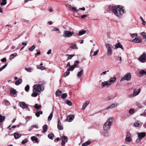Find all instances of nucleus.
Masks as SVG:
<instances>
[{
  "mask_svg": "<svg viewBox=\"0 0 146 146\" xmlns=\"http://www.w3.org/2000/svg\"><path fill=\"white\" fill-rule=\"evenodd\" d=\"M120 6H110L109 7V9L117 17L121 19L122 18L124 13V7H120Z\"/></svg>",
  "mask_w": 146,
  "mask_h": 146,
  "instance_id": "1",
  "label": "nucleus"
},
{
  "mask_svg": "<svg viewBox=\"0 0 146 146\" xmlns=\"http://www.w3.org/2000/svg\"><path fill=\"white\" fill-rule=\"evenodd\" d=\"M44 89V87H41L39 84L34 85L33 86V93L31 94L33 97H36L39 95L41 93V91H43Z\"/></svg>",
  "mask_w": 146,
  "mask_h": 146,
  "instance_id": "2",
  "label": "nucleus"
},
{
  "mask_svg": "<svg viewBox=\"0 0 146 146\" xmlns=\"http://www.w3.org/2000/svg\"><path fill=\"white\" fill-rule=\"evenodd\" d=\"M105 46L107 50V55L109 56H111L113 53L112 45L109 44L107 43L105 44Z\"/></svg>",
  "mask_w": 146,
  "mask_h": 146,
  "instance_id": "3",
  "label": "nucleus"
},
{
  "mask_svg": "<svg viewBox=\"0 0 146 146\" xmlns=\"http://www.w3.org/2000/svg\"><path fill=\"white\" fill-rule=\"evenodd\" d=\"M114 118L113 117H111L108 119L107 121L104 125L103 127H110L112 124V123L114 121Z\"/></svg>",
  "mask_w": 146,
  "mask_h": 146,
  "instance_id": "4",
  "label": "nucleus"
},
{
  "mask_svg": "<svg viewBox=\"0 0 146 146\" xmlns=\"http://www.w3.org/2000/svg\"><path fill=\"white\" fill-rule=\"evenodd\" d=\"M74 34V32L73 31H69L65 30L63 32V36L64 37H70L72 36Z\"/></svg>",
  "mask_w": 146,
  "mask_h": 146,
  "instance_id": "5",
  "label": "nucleus"
},
{
  "mask_svg": "<svg viewBox=\"0 0 146 146\" xmlns=\"http://www.w3.org/2000/svg\"><path fill=\"white\" fill-rule=\"evenodd\" d=\"M141 89H139L138 90L137 89H135L132 94H131L129 95V97L130 98H132L138 95L140 93Z\"/></svg>",
  "mask_w": 146,
  "mask_h": 146,
  "instance_id": "6",
  "label": "nucleus"
},
{
  "mask_svg": "<svg viewBox=\"0 0 146 146\" xmlns=\"http://www.w3.org/2000/svg\"><path fill=\"white\" fill-rule=\"evenodd\" d=\"M131 76L129 73H127L124 76V77L121 78L120 80V81L121 82L123 80L129 81L131 79Z\"/></svg>",
  "mask_w": 146,
  "mask_h": 146,
  "instance_id": "7",
  "label": "nucleus"
},
{
  "mask_svg": "<svg viewBox=\"0 0 146 146\" xmlns=\"http://www.w3.org/2000/svg\"><path fill=\"white\" fill-rule=\"evenodd\" d=\"M141 62L144 63L146 62V54L145 52H143L138 59Z\"/></svg>",
  "mask_w": 146,
  "mask_h": 146,
  "instance_id": "8",
  "label": "nucleus"
},
{
  "mask_svg": "<svg viewBox=\"0 0 146 146\" xmlns=\"http://www.w3.org/2000/svg\"><path fill=\"white\" fill-rule=\"evenodd\" d=\"M146 135V133L145 132L138 133V138L137 139V141L139 142Z\"/></svg>",
  "mask_w": 146,
  "mask_h": 146,
  "instance_id": "9",
  "label": "nucleus"
},
{
  "mask_svg": "<svg viewBox=\"0 0 146 146\" xmlns=\"http://www.w3.org/2000/svg\"><path fill=\"white\" fill-rule=\"evenodd\" d=\"M74 117L75 116L74 115H69L67 116L66 121L68 122H71L74 120Z\"/></svg>",
  "mask_w": 146,
  "mask_h": 146,
  "instance_id": "10",
  "label": "nucleus"
},
{
  "mask_svg": "<svg viewBox=\"0 0 146 146\" xmlns=\"http://www.w3.org/2000/svg\"><path fill=\"white\" fill-rule=\"evenodd\" d=\"M118 105L119 104L117 103L112 104L111 105L106 108L105 109L106 110L112 109L114 107H117Z\"/></svg>",
  "mask_w": 146,
  "mask_h": 146,
  "instance_id": "11",
  "label": "nucleus"
},
{
  "mask_svg": "<svg viewBox=\"0 0 146 146\" xmlns=\"http://www.w3.org/2000/svg\"><path fill=\"white\" fill-rule=\"evenodd\" d=\"M62 140V145H63L68 142L67 137L65 136L61 137V138Z\"/></svg>",
  "mask_w": 146,
  "mask_h": 146,
  "instance_id": "12",
  "label": "nucleus"
},
{
  "mask_svg": "<svg viewBox=\"0 0 146 146\" xmlns=\"http://www.w3.org/2000/svg\"><path fill=\"white\" fill-rule=\"evenodd\" d=\"M132 42L135 43H141L142 42V40L140 38L137 37L133 40Z\"/></svg>",
  "mask_w": 146,
  "mask_h": 146,
  "instance_id": "13",
  "label": "nucleus"
},
{
  "mask_svg": "<svg viewBox=\"0 0 146 146\" xmlns=\"http://www.w3.org/2000/svg\"><path fill=\"white\" fill-rule=\"evenodd\" d=\"M131 135L129 132H127V133L125 140L127 142H129L131 140Z\"/></svg>",
  "mask_w": 146,
  "mask_h": 146,
  "instance_id": "14",
  "label": "nucleus"
},
{
  "mask_svg": "<svg viewBox=\"0 0 146 146\" xmlns=\"http://www.w3.org/2000/svg\"><path fill=\"white\" fill-rule=\"evenodd\" d=\"M20 107L23 109L28 108V106L27 104L24 102H20Z\"/></svg>",
  "mask_w": 146,
  "mask_h": 146,
  "instance_id": "15",
  "label": "nucleus"
},
{
  "mask_svg": "<svg viewBox=\"0 0 146 146\" xmlns=\"http://www.w3.org/2000/svg\"><path fill=\"white\" fill-rule=\"evenodd\" d=\"M102 131L105 136H107L108 135V130L107 128H103Z\"/></svg>",
  "mask_w": 146,
  "mask_h": 146,
  "instance_id": "16",
  "label": "nucleus"
},
{
  "mask_svg": "<svg viewBox=\"0 0 146 146\" xmlns=\"http://www.w3.org/2000/svg\"><path fill=\"white\" fill-rule=\"evenodd\" d=\"M116 80V78L115 77H113V78H110L109 80L108 81V83L110 84V85L112 83L114 82Z\"/></svg>",
  "mask_w": 146,
  "mask_h": 146,
  "instance_id": "17",
  "label": "nucleus"
},
{
  "mask_svg": "<svg viewBox=\"0 0 146 146\" xmlns=\"http://www.w3.org/2000/svg\"><path fill=\"white\" fill-rule=\"evenodd\" d=\"M110 85V84L108 83L107 81L102 82L101 83V86L102 87H105Z\"/></svg>",
  "mask_w": 146,
  "mask_h": 146,
  "instance_id": "18",
  "label": "nucleus"
},
{
  "mask_svg": "<svg viewBox=\"0 0 146 146\" xmlns=\"http://www.w3.org/2000/svg\"><path fill=\"white\" fill-rule=\"evenodd\" d=\"M70 47L73 49H78V47L77 46L76 44L74 43H72L70 44Z\"/></svg>",
  "mask_w": 146,
  "mask_h": 146,
  "instance_id": "19",
  "label": "nucleus"
},
{
  "mask_svg": "<svg viewBox=\"0 0 146 146\" xmlns=\"http://www.w3.org/2000/svg\"><path fill=\"white\" fill-rule=\"evenodd\" d=\"M141 122L139 121H136L133 124L134 126L135 127H138L141 124Z\"/></svg>",
  "mask_w": 146,
  "mask_h": 146,
  "instance_id": "20",
  "label": "nucleus"
},
{
  "mask_svg": "<svg viewBox=\"0 0 146 146\" xmlns=\"http://www.w3.org/2000/svg\"><path fill=\"white\" fill-rule=\"evenodd\" d=\"M14 137L15 139H18L21 137V135L17 132H15L14 133Z\"/></svg>",
  "mask_w": 146,
  "mask_h": 146,
  "instance_id": "21",
  "label": "nucleus"
},
{
  "mask_svg": "<svg viewBox=\"0 0 146 146\" xmlns=\"http://www.w3.org/2000/svg\"><path fill=\"white\" fill-rule=\"evenodd\" d=\"M91 143V141H90L88 140L82 144V146H87L90 145Z\"/></svg>",
  "mask_w": 146,
  "mask_h": 146,
  "instance_id": "22",
  "label": "nucleus"
},
{
  "mask_svg": "<svg viewBox=\"0 0 146 146\" xmlns=\"http://www.w3.org/2000/svg\"><path fill=\"white\" fill-rule=\"evenodd\" d=\"M31 139L33 141H35V142L37 143H38L39 142V141L38 140L37 138L35 136H33L31 137Z\"/></svg>",
  "mask_w": 146,
  "mask_h": 146,
  "instance_id": "23",
  "label": "nucleus"
},
{
  "mask_svg": "<svg viewBox=\"0 0 146 146\" xmlns=\"http://www.w3.org/2000/svg\"><path fill=\"white\" fill-rule=\"evenodd\" d=\"M65 56H67V60L71 59L74 56V55H69L68 54H66Z\"/></svg>",
  "mask_w": 146,
  "mask_h": 146,
  "instance_id": "24",
  "label": "nucleus"
},
{
  "mask_svg": "<svg viewBox=\"0 0 146 146\" xmlns=\"http://www.w3.org/2000/svg\"><path fill=\"white\" fill-rule=\"evenodd\" d=\"M22 82V80L21 79H19L18 80L15 81V84L16 85H18L20 84Z\"/></svg>",
  "mask_w": 146,
  "mask_h": 146,
  "instance_id": "25",
  "label": "nucleus"
},
{
  "mask_svg": "<svg viewBox=\"0 0 146 146\" xmlns=\"http://www.w3.org/2000/svg\"><path fill=\"white\" fill-rule=\"evenodd\" d=\"M17 56V54L16 53L11 54L10 56V59L11 60H12L14 57L16 56Z\"/></svg>",
  "mask_w": 146,
  "mask_h": 146,
  "instance_id": "26",
  "label": "nucleus"
},
{
  "mask_svg": "<svg viewBox=\"0 0 146 146\" xmlns=\"http://www.w3.org/2000/svg\"><path fill=\"white\" fill-rule=\"evenodd\" d=\"M115 48H120L122 49H123V47L122 46L121 44H120L119 43H117V44L115 45Z\"/></svg>",
  "mask_w": 146,
  "mask_h": 146,
  "instance_id": "27",
  "label": "nucleus"
},
{
  "mask_svg": "<svg viewBox=\"0 0 146 146\" xmlns=\"http://www.w3.org/2000/svg\"><path fill=\"white\" fill-rule=\"evenodd\" d=\"M83 72V70H81L80 72H79L77 74V76L78 78L81 77L82 75Z\"/></svg>",
  "mask_w": 146,
  "mask_h": 146,
  "instance_id": "28",
  "label": "nucleus"
},
{
  "mask_svg": "<svg viewBox=\"0 0 146 146\" xmlns=\"http://www.w3.org/2000/svg\"><path fill=\"white\" fill-rule=\"evenodd\" d=\"M89 102L86 101L83 105L82 106V109L84 110L86 107V106L89 104Z\"/></svg>",
  "mask_w": 146,
  "mask_h": 146,
  "instance_id": "29",
  "label": "nucleus"
},
{
  "mask_svg": "<svg viewBox=\"0 0 146 146\" xmlns=\"http://www.w3.org/2000/svg\"><path fill=\"white\" fill-rule=\"evenodd\" d=\"M86 30H82L78 32V35L79 36H81L86 33Z\"/></svg>",
  "mask_w": 146,
  "mask_h": 146,
  "instance_id": "30",
  "label": "nucleus"
},
{
  "mask_svg": "<svg viewBox=\"0 0 146 146\" xmlns=\"http://www.w3.org/2000/svg\"><path fill=\"white\" fill-rule=\"evenodd\" d=\"M5 116H2L0 114V123L3 122L5 119Z\"/></svg>",
  "mask_w": 146,
  "mask_h": 146,
  "instance_id": "31",
  "label": "nucleus"
},
{
  "mask_svg": "<svg viewBox=\"0 0 146 146\" xmlns=\"http://www.w3.org/2000/svg\"><path fill=\"white\" fill-rule=\"evenodd\" d=\"M139 73L140 75H141L142 76L146 75V72L144 71V70H141L139 72Z\"/></svg>",
  "mask_w": 146,
  "mask_h": 146,
  "instance_id": "32",
  "label": "nucleus"
},
{
  "mask_svg": "<svg viewBox=\"0 0 146 146\" xmlns=\"http://www.w3.org/2000/svg\"><path fill=\"white\" fill-rule=\"evenodd\" d=\"M10 92L11 94H12L13 95L17 93L16 90L13 88L11 89L10 90Z\"/></svg>",
  "mask_w": 146,
  "mask_h": 146,
  "instance_id": "33",
  "label": "nucleus"
},
{
  "mask_svg": "<svg viewBox=\"0 0 146 146\" xmlns=\"http://www.w3.org/2000/svg\"><path fill=\"white\" fill-rule=\"evenodd\" d=\"M140 35L142 36L143 38L146 40V33L144 32H141L140 33Z\"/></svg>",
  "mask_w": 146,
  "mask_h": 146,
  "instance_id": "34",
  "label": "nucleus"
},
{
  "mask_svg": "<svg viewBox=\"0 0 146 146\" xmlns=\"http://www.w3.org/2000/svg\"><path fill=\"white\" fill-rule=\"evenodd\" d=\"M65 103L69 106H71L72 104L71 102L70 101L68 100H66Z\"/></svg>",
  "mask_w": 146,
  "mask_h": 146,
  "instance_id": "35",
  "label": "nucleus"
},
{
  "mask_svg": "<svg viewBox=\"0 0 146 146\" xmlns=\"http://www.w3.org/2000/svg\"><path fill=\"white\" fill-rule=\"evenodd\" d=\"M62 93V92L59 90H58L56 92V94L57 96H60L61 94Z\"/></svg>",
  "mask_w": 146,
  "mask_h": 146,
  "instance_id": "36",
  "label": "nucleus"
},
{
  "mask_svg": "<svg viewBox=\"0 0 146 146\" xmlns=\"http://www.w3.org/2000/svg\"><path fill=\"white\" fill-rule=\"evenodd\" d=\"M53 115V112H52L48 117V120L50 121L52 119Z\"/></svg>",
  "mask_w": 146,
  "mask_h": 146,
  "instance_id": "37",
  "label": "nucleus"
},
{
  "mask_svg": "<svg viewBox=\"0 0 146 146\" xmlns=\"http://www.w3.org/2000/svg\"><path fill=\"white\" fill-rule=\"evenodd\" d=\"M25 70L29 72H31L33 70V68L31 67L26 68H25Z\"/></svg>",
  "mask_w": 146,
  "mask_h": 146,
  "instance_id": "38",
  "label": "nucleus"
},
{
  "mask_svg": "<svg viewBox=\"0 0 146 146\" xmlns=\"http://www.w3.org/2000/svg\"><path fill=\"white\" fill-rule=\"evenodd\" d=\"M75 67H74L73 66H70L69 68L67 69V71H72L74 69Z\"/></svg>",
  "mask_w": 146,
  "mask_h": 146,
  "instance_id": "39",
  "label": "nucleus"
},
{
  "mask_svg": "<svg viewBox=\"0 0 146 146\" xmlns=\"http://www.w3.org/2000/svg\"><path fill=\"white\" fill-rule=\"evenodd\" d=\"M42 111H39L37 112L36 113V115L37 117H39L40 116V114H42Z\"/></svg>",
  "mask_w": 146,
  "mask_h": 146,
  "instance_id": "40",
  "label": "nucleus"
},
{
  "mask_svg": "<svg viewBox=\"0 0 146 146\" xmlns=\"http://www.w3.org/2000/svg\"><path fill=\"white\" fill-rule=\"evenodd\" d=\"M35 108L37 110H39L41 108V106L40 105L39 106L37 104H36L35 106Z\"/></svg>",
  "mask_w": 146,
  "mask_h": 146,
  "instance_id": "41",
  "label": "nucleus"
},
{
  "mask_svg": "<svg viewBox=\"0 0 146 146\" xmlns=\"http://www.w3.org/2000/svg\"><path fill=\"white\" fill-rule=\"evenodd\" d=\"M58 128H62V127L61 125V123L60 120H58Z\"/></svg>",
  "mask_w": 146,
  "mask_h": 146,
  "instance_id": "42",
  "label": "nucleus"
},
{
  "mask_svg": "<svg viewBox=\"0 0 146 146\" xmlns=\"http://www.w3.org/2000/svg\"><path fill=\"white\" fill-rule=\"evenodd\" d=\"M136 105L137 107L139 108H142V106L141 104L138 102H137L136 103Z\"/></svg>",
  "mask_w": 146,
  "mask_h": 146,
  "instance_id": "43",
  "label": "nucleus"
},
{
  "mask_svg": "<svg viewBox=\"0 0 146 146\" xmlns=\"http://www.w3.org/2000/svg\"><path fill=\"white\" fill-rule=\"evenodd\" d=\"M35 46L34 45L32 46L31 47L29 48V50L33 51L35 48Z\"/></svg>",
  "mask_w": 146,
  "mask_h": 146,
  "instance_id": "44",
  "label": "nucleus"
},
{
  "mask_svg": "<svg viewBox=\"0 0 146 146\" xmlns=\"http://www.w3.org/2000/svg\"><path fill=\"white\" fill-rule=\"evenodd\" d=\"M134 109L132 108L130 109L129 111V113L130 114H132L134 113Z\"/></svg>",
  "mask_w": 146,
  "mask_h": 146,
  "instance_id": "45",
  "label": "nucleus"
},
{
  "mask_svg": "<svg viewBox=\"0 0 146 146\" xmlns=\"http://www.w3.org/2000/svg\"><path fill=\"white\" fill-rule=\"evenodd\" d=\"M79 62L78 60L76 61H75L74 63L73 66L75 68L76 67L77 64H79Z\"/></svg>",
  "mask_w": 146,
  "mask_h": 146,
  "instance_id": "46",
  "label": "nucleus"
},
{
  "mask_svg": "<svg viewBox=\"0 0 146 146\" xmlns=\"http://www.w3.org/2000/svg\"><path fill=\"white\" fill-rule=\"evenodd\" d=\"M54 135L52 133H50L48 135V137L51 139H52L53 137H54Z\"/></svg>",
  "mask_w": 146,
  "mask_h": 146,
  "instance_id": "47",
  "label": "nucleus"
},
{
  "mask_svg": "<svg viewBox=\"0 0 146 146\" xmlns=\"http://www.w3.org/2000/svg\"><path fill=\"white\" fill-rule=\"evenodd\" d=\"M8 64H6L0 68V71H1L3 70L7 66Z\"/></svg>",
  "mask_w": 146,
  "mask_h": 146,
  "instance_id": "48",
  "label": "nucleus"
},
{
  "mask_svg": "<svg viewBox=\"0 0 146 146\" xmlns=\"http://www.w3.org/2000/svg\"><path fill=\"white\" fill-rule=\"evenodd\" d=\"M7 3L6 0H2V2L1 3V5L3 6L5 5Z\"/></svg>",
  "mask_w": 146,
  "mask_h": 146,
  "instance_id": "49",
  "label": "nucleus"
},
{
  "mask_svg": "<svg viewBox=\"0 0 146 146\" xmlns=\"http://www.w3.org/2000/svg\"><path fill=\"white\" fill-rule=\"evenodd\" d=\"M67 97V94L66 93L62 94L61 96V97L62 98H65Z\"/></svg>",
  "mask_w": 146,
  "mask_h": 146,
  "instance_id": "50",
  "label": "nucleus"
},
{
  "mask_svg": "<svg viewBox=\"0 0 146 146\" xmlns=\"http://www.w3.org/2000/svg\"><path fill=\"white\" fill-rule=\"evenodd\" d=\"M29 86L28 85H27L25 88V90L27 91L28 92L29 91Z\"/></svg>",
  "mask_w": 146,
  "mask_h": 146,
  "instance_id": "51",
  "label": "nucleus"
},
{
  "mask_svg": "<svg viewBox=\"0 0 146 146\" xmlns=\"http://www.w3.org/2000/svg\"><path fill=\"white\" fill-rule=\"evenodd\" d=\"M5 104L7 106H9L10 105V103L8 100H6L5 102Z\"/></svg>",
  "mask_w": 146,
  "mask_h": 146,
  "instance_id": "52",
  "label": "nucleus"
},
{
  "mask_svg": "<svg viewBox=\"0 0 146 146\" xmlns=\"http://www.w3.org/2000/svg\"><path fill=\"white\" fill-rule=\"evenodd\" d=\"M98 52L99 50H97L96 51L94 52V54H93L92 56H94L97 55L98 53Z\"/></svg>",
  "mask_w": 146,
  "mask_h": 146,
  "instance_id": "53",
  "label": "nucleus"
},
{
  "mask_svg": "<svg viewBox=\"0 0 146 146\" xmlns=\"http://www.w3.org/2000/svg\"><path fill=\"white\" fill-rule=\"evenodd\" d=\"M37 68L38 69H40L41 70H44L45 69V68L43 66H40L39 67H38L37 66Z\"/></svg>",
  "mask_w": 146,
  "mask_h": 146,
  "instance_id": "54",
  "label": "nucleus"
},
{
  "mask_svg": "<svg viewBox=\"0 0 146 146\" xmlns=\"http://www.w3.org/2000/svg\"><path fill=\"white\" fill-rule=\"evenodd\" d=\"M28 141V140L27 139H25L23 140L22 141V143L23 144H24L27 143Z\"/></svg>",
  "mask_w": 146,
  "mask_h": 146,
  "instance_id": "55",
  "label": "nucleus"
},
{
  "mask_svg": "<svg viewBox=\"0 0 146 146\" xmlns=\"http://www.w3.org/2000/svg\"><path fill=\"white\" fill-rule=\"evenodd\" d=\"M7 59L6 58H4L1 59V61L2 62H5L6 61Z\"/></svg>",
  "mask_w": 146,
  "mask_h": 146,
  "instance_id": "56",
  "label": "nucleus"
},
{
  "mask_svg": "<svg viewBox=\"0 0 146 146\" xmlns=\"http://www.w3.org/2000/svg\"><path fill=\"white\" fill-rule=\"evenodd\" d=\"M137 36V33H133L131 35V36L133 38H134L135 36Z\"/></svg>",
  "mask_w": 146,
  "mask_h": 146,
  "instance_id": "57",
  "label": "nucleus"
},
{
  "mask_svg": "<svg viewBox=\"0 0 146 146\" xmlns=\"http://www.w3.org/2000/svg\"><path fill=\"white\" fill-rule=\"evenodd\" d=\"M71 9H72L75 11L76 12H77L78 11V10L77 9L76 7H72Z\"/></svg>",
  "mask_w": 146,
  "mask_h": 146,
  "instance_id": "58",
  "label": "nucleus"
},
{
  "mask_svg": "<svg viewBox=\"0 0 146 146\" xmlns=\"http://www.w3.org/2000/svg\"><path fill=\"white\" fill-rule=\"evenodd\" d=\"M59 30V29L58 28H55L53 29L52 30V31H58Z\"/></svg>",
  "mask_w": 146,
  "mask_h": 146,
  "instance_id": "59",
  "label": "nucleus"
},
{
  "mask_svg": "<svg viewBox=\"0 0 146 146\" xmlns=\"http://www.w3.org/2000/svg\"><path fill=\"white\" fill-rule=\"evenodd\" d=\"M51 49H49L48 50V51L47 52V54H51Z\"/></svg>",
  "mask_w": 146,
  "mask_h": 146,
  "instance_id": "60",
  "label": "nucleus"
},
{
  "mask_svg": "<svg viewBox=\"0 0 146 146\" xmlns=\"http://www.w3.org/2000/svg\"><path fill=\"white\" fill-rule=\"evenodd\" d=\"M87 16L86 15H84L81 16V18L82 19H84L85 17Z\"/></svg>",
  "mask_w": 146,
  "mask_h": 146,
  "instance_id": "61",
  "label": "nucleus"
},
{
  "mask_svg": "<svg viewBox=\"0 0 146 146\" xmlns=\"http://www.w3.org/2000/svg\"><path fill=\"white\" fill-rule=\"evenodd\" d=\"M32 127V128H37L38 127V126L37 125H33Z\"/></svg>",
  "mask_w": 146,
  "mask_h": 146,
  "instance_id": "62",
  "label": "nucleus"
},
{
  "mask_svg": "<svg viewBox=\"0 0 146 146\" xmlns=\"http://www.w3.org/2000/svg\"><path fill=\"white\" fill-rule=\"evenodd\" d=\"M142 24L145 26L146 24V22L143 20V21H142Z\"/></svg>",
  "mask_w": 146,
  "mask_h": 146,
  "instance_id": "63",
  "label": "nucleus"
},
{
  "mask_svg": "<svg viewBox=\"0 0 146 146\" xmlns=\"http://www.w3.org/2000/svg\"><path fill=\"white\" fill-rule=\"evenodd\" d=\"M49 11L50 12H52L54 10L51 8H50L49 9Z\"/></svg>",
  "mask_w": 146,
  "mask_h": 146,
  "instance_id": "64",
  "label": "nucleus"
}]
</instances>
